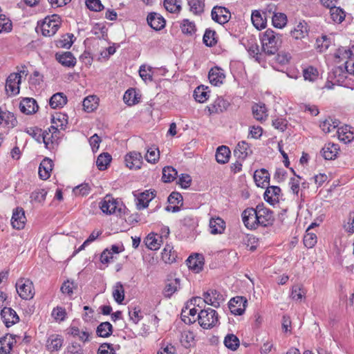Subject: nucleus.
Returning a JSON list of instances; mask_svg holds the SVG:
<instances>
[{"label": "nucleus", "mask_w": 354, "mask_h": 354, "mask_svg": "<svg viewBox=\"0 0 354 354\" xmlns=\"http://www.w3.org/2000/svg\"><path fill=\"white\" fill-rule=\"evenodd\" d=\"M262 51L267 55H275L282 44V35L268 28L260 35Z\"/></svg>", "instance_id": "f257e3e1"}, {"label": "nucleus", "mask_w": 354, "mask_h": 354, "mask_svg": "<svg viewBox=\"0 0 354 354\" xmlns=\"http://www.w3.org/2000/svg\"><path fill=\"white\" fill-rule=\"evenodd\" d=\"M198 324L204 329H210L218 323L216 311L210 308L201 310L198 315Z\"/></svg>", "instance_id": "f03ea898"}, {"label": "nucleus", "mask_w": 354, "mask_h": 354, "mask_svg": "<svg viewBox=\"0 0 354 354\" xmlns=\"http://www.w3.org/2000/svg\"><path fill=\"white\" fill-rule=\"evenodd\" d=\"M61 26V18L57 15L46 17L42 21L40 28L41 34L45 37L53 36Z\"/></svg>", "instance_id": "7ed1b4c3"}, {"label": "nucleus", "mask_w": 354, "mask_h": 354, "mask_svg": "<svg viewBox=\"0 0 354 354\" xmlns=\"http://www.w3.org/2000/svg\"><path fill=\"white\" fill-rule=\"evenodd\" d=\"M16 290L23 299H32L35 295L32 282L28 279L21 278L16 283Z\"/></svg>", "instance_id": "20e7f679"}, {"label": "nucleus", "mask_w": 354, "mask_h": 354, "mask_svg": "<svg viewBox=\"0 0 354 354\" xmlns=\"http://www.w3.org/2000/svg\"><path fill=\"white\" fill-rule=\"evenodd\" d=\"M180 288V279L176 277V274L170 273L167 276L163 289V295L165 297L170 298Z\"/></svg>", "instance_id": "39448f33"}, {"label": "nucleus", "mask_w": 354, "mask_h": 354, "mask_svg": "<svg viewBox=\"0 0 354 354\" xmlns=\"http://www.w3.org/2000/svg\"><path fill=\"white\" fill-rule=\"evenodd\" d=\"M242 220L248 229H257L259 226V220L257 214V206L256 208L248 207L242 213Z\"/></svg>", "instance_id": "423d86ee"}, {"label": "nucleus", "mask_w": 354, "mask_h": 354, "mask_svg": "<svg viewBox=\"0 0 354 354\" xmlns=\"http://www.w3.org/2000/svg\"><path fill=\"white\" fill-rule=\"evenodd\" d=\"M44 140V145L46 149L52 150L57 147L60 140V131L58 128L54 125L48 128V131H46Z\"/></svg>", "instance_id": "0eeeda50"}, {"label": "nucleus", "mask_w": 354, "mask_h": 354, "mask_svg": "<svg viewBox=\"0 0 354 354\" xmlns=\"http://www.w3.org/2000/svg\"><path fill=\"white\" fill-rule=\"evenodd\" d=\"M257 214L260 225L268 227L273 224L274 221V213L272 210L266 207L263 203L257 205Z\"/></svg>", "instance_id": "6e6552de"}, {"label": "nucleus", "mask_w": 354, "mask_h": 354, "mask_svg": "<svg viewBox=\"0 0 354 354\" xmlns=\"http://www.w3.org/2000/svg\"><path fill=\"white\" fill-rule=\"evenodd\" d=\"M21 76L19 73H11L6 82V92L9 96L16 95L19 93V84Z\"/></svg>", "instance_id": "1a4fd4ad"}, {"label": "nucleus", "mask_w": 354, "mask_h": 354, "mask_svg": "<svg viewBox=\"0 0 354 354\" xmlns=\"http://www.w3.org/2000/svg\"><path fill=\"white\" fill-rule=\"evenodd\" d=\"M127 209L122 201L112 198V221L116 218L115 223L124 225L125 221L123 217L127 214Z\"/></svg>", "instance_id": "9d476101"}, {"label": "nucleus", "mask_w": 354, "mask_h": 354, "mask_svg": "<svg viewBox=\"0 0 354 354\" xmlns=\"http://www.w3.org/2000/svg\"><path fill=\"white\" fill-rule=\"evenodd\" d=\"M212 19L219 24L227 23L231 18L230 10L223 6H216L211 12Z\"/></svg>", "instance_id": "9b49d317"}, {"label": "nucleus", "mask_w": 354, "mask_h": 354, "mask_svg": "<svg viewBox=\"0 0 354 354\" xmlns=\"http://www.w3.org/2000/svg\"><path fill=\"white\" fill-rule=\"evenodd\" d=\"M133 192V196L136 200V207L138 209H142L148 207L149 203L156 196V192L155 190L151 191L145 190L143 192L136 193Z\"/></svg>", "instance_id": "f8f14e48"}, {"label": "nucleus", "mask_w": 354, "mask_h": 354, "mask_svg": "<svg viewBox=\"0 0 354 354\" xmlns=\"http://www.w3.org/2000/svg\"><path fill=\"white\" fill-rule=\"evenodd\" d=\"M248 301L244 297H235L230 299L229 308L235 315H241L244 313Z\"/></svg>", "instance_id": "ddd939ff"}, {"label": "nucleus", "mask_w": 354, "mask_h": 354, "mask_svg": "<svg viewBox=\"0 0 354 354\" xmlns=\"http://www.w3.org/2000/svg\"><path fill=\"white\" fill-rule=\"evenodd\" d=\"M242 44L245 47L250 55L255 58V60L260 63L262 53L259 52V47L256 42L255 38L252 37H251L250 39L243 38Z\"/></svg>", "instance_id": "4468645a"}, {"label": "nucleus", "mask_w": 354, "mask_h": 354, "mask_svg": "<svg viewBox=\"0 0 354 354\" xmlns=\"http://www.w3.org/2000/svg\"><path fill=\"white\" fill-rule=\"evenodd\" d=\"M205 304L211 305L214 308H218L223 301V295L216 290H209L203 295Z\"/></svg>", "instance_id": "2eb2a0df"}, {"label": "nucleus", "mask_w": 354, "mask_h": 354, "mask_svg": "<svg viewBox=\"0 0 354 354\" xmlns=\"http://www.w3.org/2000/svg\"><path fill=\"white\" fill-rule=\"evenodd\" d=\"M1 319L6 327H10L19 321L17 313L11 308L5 307L1 312Z\"/></svg>", "instance_id": "dca6fc26"}, {"label": "nucleus", "mask_w": 354, "mask_h": 354, "mask_svg": "<svg viewBox=\"0 0 354 354\" xmlns=\"http://www.w3.org/2000/svg\"><path fill=\"white\" fill-rule=\"evenodd\" d=\"M208 78L212 85L219 86L223 84L225 78V75L224 73V71L221 68L214 66L209 71Z\"/></svg>", "instance_id": "f3484780"}, {"label": "nucleus", "mask_w": 354, "mask_h": 354, "mask_svg": "<svg viewBox=\"0 0 354 354\" xmlns=\"http://www.w3.org/2000/svg\"><path fill=\"white\" fill-rule=\"evenodd\" d=\"M147 21L150 27L155 30H162L166 24L164 17L156 12H150L147 17Z\"/></svg>", "instance_id": "a211bd4d"}, {"label": "nucleus", "mask_w": 354, "mask_h": 354, "mask_svg": "<svg viewBox=\"0 0 354 354\" xmlns=\"http://www.w3.org/2000/svg\"><path fill=\"white\" fill-rule=\"evenodd\" d=\"M24 210L21 207H17L14 209L11 218V224L14 228L17 230L23 229L26 223Z\"/></svg>", "instance_id": "6ab92c4d"}, {"label": "nucleus", "mask_w": 354, "mask_h": 354, "mask_svg": "<svg viewBox=\"0 0 354 354\" xmlns=\"http://www.w3.org/2000/svg\"><path fill=\"white\" fill-rule=\"evenodd\" d=\"M38 108L37 101L33 98H24L19 103L20 111L26 115L36 113Z\"/></svg>", "instance_id": "aec40b11"}, {"label": "nucleus", "mask_w": 354, "mask_h": 354, "mask_svg": "<svg viewBox=\"0 0 354 354\" xmlns=\"http://www.w3.org/2000/svg\"><path fill=\"white\" fill-rule=\"evenodd\" d=\"M230 105V104L227 100L222 97H218L207 108L210 114H216L225 111Z\"/></svg>", "instance_id": "412c9836"}, {"label": "nucleus", "mask_w": 354, "mask_h": 354, "mask_svg": "<svg viewBox=\"0 0 354 354\" xmlns=\"http://www.w3.org/2000/svg\"><path fill=\"white\" fill-rule=\"evenodd\" d=\"M252 153L250 145L245 141L239 142L234 151V156L241 160H244Z\"/></svg>", "instance_id": "4be33fe9"}, {"label": "nucleus", "mask_w": 354, "mask_h": 354, "mask_svg": "<svg viewBox=\"0 0 354 354\" xmlns=\"http://www.w3.org/2000/svg\"><path fill=\"white\" fill-rule=\"evenodd\" d=\"M281 192V188L279 186L272 185L267 187L264 193L265 201L271 205L278 203Z\"/></svg>", "instance_id": "5701e85b"}, {"label": "nucleus", "mask_w": 354, "mask_h": 354, "mask_svg": "<svg viewBox=\"0 0 354 354\" xmlns=\"http://www.w3.org/2000/svg\"><path fill=\"white\" fill-rule=\"evenodd\" d=\"M142 160L141 153L136 151L130 152L125 157L126 165L130 169H140Z\"/></svg>", "instance_id": "b1692460"}, {"label": "nucleus", "mask_w": 354, "mask_h": 354, "mask_svg": "<svg viewBox=\"0 0 354 354\" xmlns=\"http://www.w3.org/2000/svg\"><path fill=\"white\" fill-rule=\"evenodd\" d=\"M203 260V258L201 254L191 255L187 260V265L190 270L198 273L203 269L204 265Z\"/></svg>", "instance_id": "393cba45"}, {"label": "nucleus", "mask_w": 354, "mask_h": 354, "mask_svg": "<svg viewBox=\"0 0 354 354\" xmlns=\"http://www.w3.org/2000/svg\"><path fill=\"white\" fill-rule=\"evenodd\" d=\"M254 180L256 185L260 187H265L270 181V174L266 169L256 170L254 174Z\"/></svg>", "instance_id": "a878e982"}, {"label": "nucleus", "mask_w": 354, "mask_h": 354, "mask_svg": "<svg viewBox=\"0 0 354 354\" xmlns=\"http://www.w3.org/2000/svg\"><path fill=\"white\" fill-rule=\"evenodd\" d=\"M53 162L48 158H44L39 167V176L41 179L46 180L50 176V171L53 169Z\"/></svg>", "instance_id": "bb28decb"}, {"label": "nucleus", "mask_w": 354, "mask_h": 354, "mask_svg": "<svg viewBox=\"0 0 354 354\" xmlns=\"http://www.w3.org/2000/svg\"><path fill=\"white\" fill-rule=\"evenodd\" d=\"M64 339L59 335H51L49 336L46 343L47 349L50 351H59L63 345Z\"/></svg>", "instance_id": "cd10ccee"}, {"label": "nucleus", "mask_w": 354, "mask_h": 354, "mask_svg": "<svg viewBox=\"0 0 354 354\" xmlns=\"http://www.w3.org/2000/svg\"><path fill=\"white\" fill-rule=\"evenodd\" d=\"M309 26L305 21H300L294 30H291L290 34L295 39H301L308 36Z\"/></svg>", "instance_id": "c85d7f7f"}, {"label": "nucleus", "mask_w": 354, "mask_h": 354, "mask_svg": "<svg viewBox=\"0 0 354 354\" xmlns=\"http://www.w3.org/2000/svg\"><path fill=\"white\" fill-rule=\"evenodd\" d=\"M209 226L211 234H222L225 229V222L220 217L212 218L209 220Z\"/></svg>", "instance_id": "c756f323"}, {"label": "nucleus", "mask_w": 354, "mask_h": 354, "mask_svg": "<svg viewBox=\"0 0 354 354\" xmlns=\"http://www.w3.org/2000/svg\"><path fill=\"white\" fill-rule=\"evenodd\" d=\"M339 151L338 145L328 143L321 150V153L326 160H333L336 158Z\"/></svg>", "instance_id": "7c9ffc66"}, {"label": "nucleus", "mask_w": 354, "mask_h": 354, "mask_svg": "<svg viewBox=\"0 0 354 354\" xmlns=\"http://www.w3.org/2000/svg\"><path fill=\"white\" fill-rule=\"evenodd\" d=\"M55 57L56 59L64 66L73 67L76 64V58L69 51L62 54L57 53Z\"/></svg>", "instance_id": "2f4dec72"}, {"label": "nucleus", "mask_w": 354, "mask_h": 354, "mask_svg": "<svg viewBox=\"0 0 354 354\" xmlns=\"http://www.w3.org/2000/svg\"><path fill=\"white\" fill-rule=\"evenodd\" d=\"M346 72L342 66H335L333 68L331 71L328 73L329 78L331 79L337 85H342L346 77Z\"/></svg>", "instance_id": "473e14b6"}, {"label": "nucleus", "mask_w": 354, "mask_h": 354, "mask_svg": "<svg viewBox=\"0 0 354 354\" xmlns=\"http://www.w3.org/2000/svg\"><path fill=\"white\" fill-rule=\"evenodd\" d=\"M231 151L227 146H220L216 151V160L220 164L227 163L230 158Z\"/></svg>", "instance_id": "72a5a7b5"}, {"label": "nucleus", "mask_w": 354, "mask_h": 354, "mask_svg": "<svg viewBox=\"0 0 354 354\" xmlns=\"http://www.w3.org/2000/svg\"><path fill=\"white\" fill-rule=\"evenodd\" d=\"M66 103L67 97L63 93H55L49 100V104L52 109L62 108Z\"/></svg>", "instance_id": "f704fd0d"}, {"label": "nucleus", "mask_w": 354, "mask_h": 354, "mask_svg": "<svg viewBox=\"0 0 354 354\" xmlns=\"http://www.w3.org/2000/svg\"><path fill=\"white\" fill-rule=\"evenodd\" d=\"M254 118L259 121L266 120L268 114L266 105L262 103L255 104L252 107Z\"/></svg>", "instance_id": "c9c22d12"}, {"label": "nucleus", "mask_w": 354, "mask_h": 354, "mask_svg": "<svg viewBox=\"0 0 354 354\" xmlns=\"http://www.w3.org/2000/svg\"><path fill=\"white\" fill-rule=\"evenodd\" d=\"M124 102L129 106L135 105L140 102V96L135 88H129L124 94Z\"/></svg>", "instance_id": "e433bc0d"}, {"label": "nucleus", "mask_w": 354, "mask_h": 354, "mask_svg": "<svg viewBox=\"0 0 354 354\" xmlns=\"http://www.w3.org/2000/svg\"><path fill=\"white\" fill-rule=\"evenodd\" d=\"M251 19L253 25L258 29L264 28L266 26V17L261 14L259 10H254L251 15Z\"/></svg>", "instance_id": "4c0bfd02"}, {"label": "nucleus", "mask_w": 354, "mask_h": 354, "mask_svg": "<svg viewBox=\"0 0 354 354\" xmlns=\"http://www.w3.org/2000/svg\"><path fill=\"white\" fill-rule=\"evenodd\" d=\"M180 30L184 35L193 36L196 32V26L194 21L184 19L180 23Z\"/></svg>", "instance_id": "58836bf2"}, {"label": "nucleus", "mask_w": 354, "mask_h": 354, "mask_svg": "<svg viewBox=\"0 0 354 354\" xmlns=\"http://www.w3.org/2000/svg\"><path fill=\"white\" fill-rule=\"evenodd\" d=\"M162 259L166 263H172L176 261L177 257L176 252L173 250L171 245H166L162 253Z\"/></svg>", "instance_id": "ea45409f"}, {"label": "nucleus", "mask_w": 354, "mask_h": 354, "mask_svg": "<svg viewBox=\"0 0 354 354\" xmlns=\"http://www.w3.org/2000/svg\"><path fill=\"white\" fill-rule=\"evenodd\" d=\"M97 98L94 95L85 97L82 102L84 110L87 113L93 111L97 107Z\"/></svg>", "instance_id": "a19ab883"}, {"label": "nucleus", "mask_w": 354, "mask_h": 354, "mask_svg": "<svg viewBox=\"0 0 354 354\" xmlns=\"http://www.w3.org/2000/svg\"><path fill=\"white\" fill-rule=\"evenodd\" d=\"M330 15L332 21L337 24H341L345 19L346 13L340 7L336 6L330 9Z\"/></svg>", "instance_id": "79ce46f5"}, {"label": "nucleus", "mask_w": 354, "mask_h": 354, "mask_svg": "<svg viewBox=\"0 0 354 354\" xmlns=\"http://www.w3.org/2000/svg\"><path fill=\"white\" fill-rule=\"evenodd\" d=\"M177 174V171L173 167H165L162 169V180L164 183H171L176 178Z\"/></svg>", "instance_id": "37998d69"}, {"label": "nucleus", "mask_w": 354, "mask_h": 354, "mask_svg": "<svg viewBox=\"0 0 354 354\" xmlns=\"http://www.w3.org/2000/svg\"><path fill=\"white\" fill-rule=\"evenodd\" d=\"M216 31L211 29H206L203 37L204 44L207 47L214 46L217 43Z\"/></svg>", "instance_id": "c03bdc74"}, {"label": "nucleus", "mask_w": 354, "mask_h": 354, "mask_svg": "<svg viewBox=\"0 0 354 354\" xmlns=\"http://www.w3.org/2000/svg\"><path fill=\"white\" fill-rule=\"evenodd\" d=\"M189 10L196 15H201L204 12V0H188Z\"/></svg>", "instance_id": "a18cd8bd"}, {"label": "nucleus", "mask_w": 354, "mask_h": 354, "mask_svg": "<svg viewBox=\"0 0 354 354\" xmlns=\"http://www.w3.org/2000/svg\"><path fill=\"white\" fill-rule=\"evenodd\" d=\"M111 162V155L108 152H104L99 155L96 160V166L100 171L107 169V166Z\"/></svg>", "instance_id": "49530a36"}, {"label": "nucleus", "mask_w": 354, "mask_h": 354, "mask_svg": "<svg viewBox=\"0 0 354 354\" xmlns=\"http://www.w3.org/2000/svg\"><path fill=\"white\" fill-rule=\"evenodd\" d=\"M52 123L55 124V127H59L64 129L68 124V115L64 113H57L52 117Z\"/></svg>", "instance_id": "de8ad7c7"}, {"label": "nucleus", "mask_w": 354, "mask_h": 354, "mask_svg": "<svg viewBox=\"0 0 354 354\" xmlns=\"http://www.w3.org/2000/svg\"><path fill=\"white\" fill-rule=\"evenodd\" d=\"M12 30V22L4 14H0V34L9 33Z\"/></svg>", "instance_id": "09e8293b"}, {"label": "nucleus", "mask_w": 354, "mask_h": 354, "mask_svg": "<svg viewBox=\"0 0 354 354\" xmlns=\"http://www.w3.org/2000/svg\"><path fill=\"white\" fill-rule=\"evenodd\" d=\"M224 344L227 348L236 351L240 345V341L235 335L227 334L224 339Z\"/></svg>", "instance_id": "8fccbe9b"}, {"label": "nucleus", "mask_w": 354, "mask_h": 354, "mask_svg": "<svg viewBox=\"0 0 354 354\" xmlns=\"http://www.w3.org/2000/svg\"><path fill=\"white\" fill-rule=\"evenodd\" d=\"M26 133L32 136L37 142L44 144V135L46 133V131H42V130L37 127H30L26 129Z\"/></svg>", "instance_id": "3c124183"}, {"label": "nucleus", "mask_w": 354, "mask_h": 354, "mask_svg": "<svg viewBox=\"0 0 354 354\" xmlns=\"http://www.w3.org/2000/svg\"><path fill=\"white\" fill-rule=\"evenodd\" d=\"M163 4L171 13H178L181 10V0H164Z\"/></svg>", "instance_id": "603ef678"}, {"label": "nucleus", "mask_w": 354, "mask_h": 354, "mask_svg": "<svg viewBox=\"0 0 354 354\" xmlns=\"http://www.w3.org/2000/svg\"><path fill=\"white\" fill-rule=\"evenodd\" d=\"M207 87H204V86H198L194 91V97L195 100L200 102H205L209 97V92L206 91Z\"/></svg>", "instance_id": "864d4df0"}, {"label": "nucleus", "mask_w": 354, "mask_h": 354, "mask_svg": "<svg viewBox=\"0 0 354 354\" xmlns=\"http://www.w3.org/2000/svg\"><path fill=\"white\" fill-rule=\"evenodd\" d=\"M272 21L275 28H282L287 24V17L284 13H274L272 16Z\"/></svg>", "instance_id": "5fc2aeb1"}, {"label": "nucleus", "mask_w": 354, "mask_h": 354, "mask_svg": "<svg viewBox=\"0 0 354 354\" xmlns=\"http://www.w3.org/2000/svg\"><path fill=\"white\" fill-rule=\"evenodd\" d=\"M112 295L118 304H122L124 299V289L121 283H117L115 284Z\"/></svg>", "instance_id": "6e6d98bb"}, {"label": "nucleus", "mask_w": 354, "mask_h": 354, "mask_svg": "<svg viewBox=\"0 0 354 354\" xmlns=\"http://www.w3.org/2000/svg\"><path fill=\"white\" fill-rule=\"evenodd\" d=\"M47 193V191L44 189H38L35 190L30 194L31 202L43 203L46 200Z\"/></svg>", "instance_id": "4d7b16f0"}, {"label": "nucleus", "mask_w": 354, "mask_h": 354, "mask_svg": "<svg viewBox=\"0 0 354 354\" xmlns=\"http://www.w3.org/2000/svg\"><path fill=\"white\" fill-rule=\"evenodd\" d=\"M353 128L351 126L345 125L341 128H339L337 130V133L339 136L340 137L342 135L345 136L341 138V140L344 142H350L354 138L353 131L351 130Z\"/></svg>", "instance_id": "13d9d810"}, {"label": "nucleus", "mask_w": 354, "mask_h": 354, "mask_svg": "<svg viewBox=\"0 0 354 354\" xmlns=\"http://www.w3.org/2000/svg\"><path fill=\"white\" fill-rule=\"evenodd\" d=\"M303 75L305 80L314 82L318 78L319 73L316 68L308 66L304 70Z\"/></svg>", "instance_id": "bf43d9fd"}, {"label": "nucleus", "mask_w": 354, "mask_h": 354, "mask_svg": "<svg viewBox=\"0 0 354 354\" xmlns=\"http://www.w3.org/2000/svg\"><path fill=\"white\" fill-rule=\"evenodd\" d=\"M111 332V324L109 322L101 323L97 328L96 333L102 337H109Z\"/></svg>", "instance_id": "052dcab7"}, {"label": "nucleus", "mask_w": 354, "mask_h": 354, "mask_svg": "<svg viewBox=\"0 0 354 354\" xmlns=\"http://www.w3.org/2000/svg\"><path fill=\"white\" fill-rule=\"evenodd\" d=\"M353 52L350 49L345 47H340L337 49L334 55L335 58L339 59V61L344 59H350L351 58Z\"/></svg>", "instance_id": "680f3d73"}, {"label": "nucleus", "mask_w": 354, "mask_h": 354, "mask_svg": "<svg viewBox=\"0 0 354 354\" xmlns=\"http://www.w3.org/2000/svg\"><path fill=\"white\" fill-rule=\"evenodd\" d=\"M73 34H66L63 35L62 38L57 41V46L61 48L67 49L70 48L73 43Z\"/></svg>", "instance_id": "e2e57ef3"}, {"label": "nucleus", "mask_w": 354, "mask_h": 354, "mask_svg": "<svg viewBox=\"0 0 354 354\" xmlns=\"http://www.w3.org/2000/svg\"><path fill=\"white\" fill-rule=\"evenodd\" d=\"M194 334L192 331H185L182 335L180 342L185 348H189L192 343L194 341Z\"/></svg>", "instance_id": "0e129e2a"}, {"label": "nucleus", "mask_w": 354, "mask_h": 354, "mask_svg": "<svg viewBox=\"0 0 354 354\" xmlns=\"http://www.w3.org/2000/svg\"><path fill=\"white\" fill-rule=\"evenodd\" d=\"M330 44V39L326 35H322L316 39L317 48L319 49V51L323 52L327 50Z\"/></svg>", "instance_id": "69168bd1"}, {"label": "nucleus", "mask_w": 354, "mask_h": 354, "mask_svg": "<svg viewBox=\"0 0 354 354\" xmlns=\"http://www.w3.org/2000/svg\"><path fill=\"white\" fill-rule=\"evenodd\" d=\"M159 151L158 148H150L147 150L145 155V159L147 162L151 163H155L159 159Z\"/></svg>", "instance_id": "338daca9"}, {"label": "nucleus", "mask_w": 354, "mask_h": 354, "mask_svg": "<svg viewBox=\"0 0 354 354\" xmlns=\"http://www.w3.org/2000/svg\"><path fill=\"white\" fill-rule=\"evenodd\" d=\"M65 353L66 354H83V349L80 344L73 342L67 346Z\"/></svg>", "instance_id": "774afa93"}]
</instances>
